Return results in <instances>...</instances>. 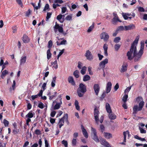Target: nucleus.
Segmentation results:
<instances>
[{
  "label": "nucleus",
  "instance_id": "1",
  "mask_svg": "<svg viewBox=\"0 0 147 147\" xmlns=\"http://www.w3.org/2000/svg\"><path fill=\"white\" fill-rule=\"evenodd\" d=\"M144 47V42L142 41L141 42L140 49L138 52L137 53L136 47L133 45L131 46L130 50L127 54L128 59L129 60H131L134 58L135 62H137L139 61L143 53Z\"/></svg>",
  "mask_w": 147,
  "mask_h": 147
},
{
  "label": "nucleus",
  "instance_id": "2",
  "mask_svg": "<svg viewBox=\"0 0 147 147\" xmlns=\"http://www.w3.org/2000/svg\"><path fill=\"white\" fill-rule=\"evenodd\" d=\"M137 101L140 102L139 104V106L138 105H135L133 108V113H136L138 111H141L144 104V102L143 101V99L141 97H138L136 99Z\"/></svg>",
  "mask_w": 147,
  "mask_h": 147
},
{
  "label": "nucleus",
  "instance_id": "3",
  "mask_svg": "<svg viewBox=\"0 0 147 147\" xmlns=\"http://www.w3.org/2000/svg\"><path fill=\"white\" fill-rule=\"evenodd\" d=\"M86 91V86L82 83L80 84L77 91L78 96L80 97H83Z\"/></svg>",
  "mask_w": 147,
  "mask_h": 147
},
{
  "label": "nucleus",
  "instance_id": "4",
  "mask_svg": "<svg viewBox=\"0 0 147 147\" xmlns=\"http://www.w3.org/2000/svg\"><path fill=\"white\" fill-rule=\"evenodd\" d=\"M68 122V114H65L63 117L60 119L58 123V125L59 128H61V127L63 125L64 123V120Z\"/></svg>",
  "mask_w": 147,
  "mask_h": 147
},
{
  "label": "nucleus",
  "instance_id": "5",
  "mask_svg": "<svg viewBox=\"0 0 147 147\" xmlns=\"http://www.w3.org/2000/svg\"><path fill=\"white\" fill-rule=\"evenodd\" d=\"M122 15L125 20H127L129 19V20H131L132 17L131 16L134 17L135 16V13H133L131 14L128 13H122Z\"/></svg>",
  "mask_w": 147,
  "mask_h": 147
},
{
  "label": "nucleus",
  "instance_id": "6",
  "mask_svg": "<svg viewBox=\"0 0 147 147\" xmlns=\"http://www.w3.org/2000/svg\"><path fill=\"white\" fill-rule=\"evenodd\" d=\"M85 56L86 57V59L89 61H92L93 59V56L89 50L86 51Z\"/></svg>",
  "mask_w": 147,
  "mask_h": 147
},
{
  "label": "nucleus",
  "instance_id": "7",
  "mask_svg": "<svg viewBox=\"0 0 147 147\" xmlns=\"http://www.w3.org/2000/svg\"><path fill=\"white\" fill-rule=\"evenodd\" d=\"M108 60L107 58L101 61L99 64L100 68H98V69H104L105 67L106 64H107L108 63Z\"/></svg>",
  "mask_w": 147,
  "mask_h": 147
},
{
  "label": "nucleus",
  "instance_id": "8",
  "mask_svg": "<svg viewBox=\"0 0 147 147\" xmlns=\"http://www.w3.org/2000/svg\"><path fill=\"white\" fill-rule=\"evenodd\" d=\"M100 39H103L104 41L107 42L109 38V36L108 33L105 32H103L100 35Z\"/></svg>",
  "mask_w": 147,
  "mask_h": 147
},
{
  "label": "nucleus",
  "instance_id": "9",
  "mask_svg": "<svg viewBox=\"0 0 147 147\" xmlns=\"http://www.w3.org/2000/svg\"><path fill=\"white\" fill-rule=\"evenodd\" d=\"M54 30L55 32H56L57 31V30H58L59 32L61 33L63 32V25L60 26L56 22V24L54 26Z\"/></svg>",
  "mask_w": 147,
  "mask_h": 147
},
{
  "label": "nucleus",
  "instance_id": "10",
  "mask_svg": "<svg viewBox=\"0 0 147 147\" xmlns=\"http://www.w3.org/2000/svg\"><path fill=\"white\" fill-rule=\"evenodd\" d=\"M99 112L98 110L96 108H95L94 109V117L96 123L97 124L99 123V118H98V115Z\"/></svg>",
  "mask_w": 147,
  "mask_h": 147
},
{
  "label": "nucleus",
  "instance_id": "11",
  "mask_svg": "<svg viewBox=\"0 0 147 147\" xmlns=\"http://www.w3.org/2000/svg\"><path fill=\"white\" fill-rule=\"evenodd\" d=\"M57 92H55L54 93H51L50 92L47 93V95L49 97L50 100H52L57 96Z\"/></svg>",
  "mask_w": 147,
  "mask_h": 147
},
{
  "label": "nucleus",
  "instance_id": "12",
  "mask_svg": "<svg viewBox=\"0 0 147 147\" xmlns=\"http://www.w3.org/2000/svg\"><path fill=\"white\" fill-rule=\"evenodd\" d=\"M93 89L96 94L98 95L100 90L99 85L98 84H94L93 86Z\"/></svg>",
  "mask_w": 147,
  "mask_h": 147
},
{
  "label": "nucleus",
  "instance_id": "13",
  "mask_svg": "<svg viewBox=\"0 0 147 147\" xmlns=\"http://www.w3.org/2000/svg\"><path fill=\"white\" fill-rule=\"evenodd\" d=\"M112 85V84L110 82H108L107 83L106 88L107 93H108L110 92L111 88Z\"/></svg>",
  "mask_w": 147,
  "mask_h": 147
},
{
  "label": "nucleus",
  "instance_id": "14",
  "mask_svg": "<svg viewBox=\"0 0 147 147\" xmlns=\"http://www.w3.org/2000/svg\"><path fill=\"white\" fill-rule=\"evenodd\" d=\"M26 56H22L20 60V65H24L26 63Z\"/></svg>",
  "mask_w": 147,
  "mask_h": 147
},
{
  "label": "nucleus",
  "instance_id": "15",
  "mask_svg": "<svg viewBox=\"0 0 147 147\" xmlns=\"http://www.w3.org/2000/svg\"><path fill=\"white\" fill-rule=\"evenodd\" d=\"M127 65L126 63H124L121 66L120 69V72L121 73H123L125 72L127 69Z\"/></svg>",
  "mask_w": 147,
  "mask_h": 147
},
{
  "label": "nucleus",
  "instance_id": "16",
  "mask_svg": "<svg viewBox=\"0 0 147 147\" xmlns=\"http://www.w3.org/2000/svg\"><path fill=\"white\" fill-rule=\"evenodd\" d=\"M125 30H127L133 29L135 28L134 25L133 24H131L129 25L125 26Z\"/></svg>",
  "mask_w": 147,
  "mask_h": 147
},
{
  "label": "nucleus",
  "instance_id": "17",
  "mask_svg": "<svg viewBox=\"0 0 147 147\" xmlns=\"http://www.w3.org/2000/svg\"><path fill=\"white\" fill-rule=\"evenodd\" d=\"M62 104V102L61 101V98L60 99V102H57L56 105H55L53 107V109L54 110H57L59 109L60 108Z\"/></svg>",
  "mask_w": 147,
  "mask_h": 147
},
{
  "label": "nucleus",
  "instance_id": "18",
  "mask_svg": "<svg viewBox=\"0 0 147 147\" xmlns=\"http://www.w3.org/2000/svg\"><path fill=\"white\" fill-rule=\"evenodd\" d=\"M113 16H114V18L113 19L112 22L113 23L116 22L117 21L121 22V21L119 19L118 16L117 15V13H113Z\"/></svg>",
  "mask_w": 147,
  "mask_h": 147
},
{
  "label": "nucleus",
  "instance_id": "19",
  "mask_svg": "<svg viewBox=\"0 0 147 147\" xmlns=\"http://www.w3.org/2000/svg\"><path fill=\"white\" fill-rule=\"evenodd\" d=\"M103 48L104 50V55L107 56H108L107 50L108 49V45L106 44H105L103 46Z\"/></svg>",
  "mask_w": 147,
  "mask_h": 147
},
{
  "label": "nucleus",
  "instance_id": "20",
  "mask_svg": "<svg viewBox=\"0 0 147 147\" xmlns=\"http://www.w3.org/2000/svg\"><path fill=\"white\" fill-rule=\"evenodd\" d=\"M101 144L106 147H111L110 145L105 140L103 139L100 141Z\"/></svg>",
  "mask_w": 147,
  "mask_h": 147
},
{
  "label": "nucleus",
  "instance_id": "21",
  "mask_svg": "<svg viewBox=\"0 0 147 147\" xmlns=\"http://www.w3.org/2000/svg\"><path fill=\"white\" fill-rule=\"evenodd\" d=\"M68 80L69 82L72 85L74 86L75 85V82L72 77L71 76H69Z\"/></svg>",
  "mask_w": 147,
  "mask_h": 147
},
{
  "label": "nucleus",
  "instance_id": "22",
  "mask_svg": "<svg viewBox=\"0 0 147 147\" xmlns=\"http://www.w3.org/2000/svg\"><path fill=\"white\" fill-rule=\"evenodd\" d=\"M105 108L107 112L108 113H110L112 112L111 109L110 105L108 103H106Z\"/></svg>",
  "mask_w": 147,
  "mask_h": 147
},
{
  "label": "nucleus",
  "instance_id": "23",
  "mask_svg": "<svg viewBox=\"0 0 147 147\" xmlns=\"http://www.w3.org/2000/svg\"><path fill=\"white\" fill-rule=\"evenodd\" d=\"M51 65L53 66V67L55 69H57L58 68V65L57 63V61L56 60L54 62H51Z\"/></svg>",
  "mask_w": 147,
  "mask_h": 147
},
{
  "label": "nucleus",
  "instance_id": "24",
  "mask_svg": "<svg viewBox=\"0 0 147 147\" xmlns=\"http://www.w3.org/2000/svg\"><path fill=\"white\" fill-rule=\"evenodd\" d=\"M22 40L24 42L26 43L28 42L29 41V38L26 35H24L23 37Z\"/></svg>",
  "mask_w": 147,
  "mask_h": 147
},
{
  "label": "nucleus",
  "instance_id": "25",
  "mask_svg": "<svg viewBox=\"0 0 147 147\" xmlns=\"http://www.w3.org/2000/svg\"><path fill=\"white\" fill-rule=\"evenodd\" d=\"M109 117L110 119L113 120L116 118V116L114 114L111 113H109Z\"/></svg>",
  "mask_w": 147,
  "mask_h": 147
},
{
  "label": "nucleus",
  "instance_id": "26",
  "mask_svg": "<svg viewBox=\"0 0 147 147\" xmlns=\"http://www.w3.org/2000/svg\"><path fill=\"white\" fill-rule=\"evenodd\" d=\"M34 115V113H33L32 111H31L26 115V118H32L33 117Z\"/></svg>",
  "mask_w": 147,
  "mask_h": 147
},
{
  "label": "nucleus",
  "instance_id": "27",
  "mask_svg": "<svg viewBox=\"0 0 147 147\" xmlns=\"http://www.w3.org/2000/svg\"><path fill=\"white\" fill-rule=\"evenodd\" d=\"M83 134L84 137L86 138H88V134L86 130L84 127L82 128Z\"/></svg>",
  "mask_w": 147,
  "mask_h": 147
},
{
  "label": "nucleus",
  "instance_id": "28",
  "mask_svg": "<svg viewBox=\"0 0 147 147\" xmlns=\"http://www.w3.org/2000/svg\"><path fill=\"white\" fill-rule=\"evenodd\" d=\"M103 134L105 138L107 139H109L112 137V135L109 133L104 132Z\"/></svg>",
  "mask_w": 147,
  "mask_h": 147
},
{
  "label": "nucleus",
  "instance_id": "29",
  "mask_svg": "<svg viewBox=\"0 0 147 147\" xmlns=\"http://www.w3.org/2000/svg\"><path fill=\"white\" fill-rule=\"evenodd\" d=\"M57 19L61 23H63L64 22L63 18L62 17L61 14H59L57 17Z\"/></svg>",
  "mask_w": 147,
  "mask_h": 147
},
{
  "label": "nucleus",
  "instance_id": "30",
  "mask_svg": "<svg viewBox=\"0 0 147 147\" xmlns=\"http://www.w3.org/2000/svg\"><path fill=\"white\" fill-rule=\"evenodd\" d=\"M56 78V77H54L53 78V80L51 82V86L53 87H54L55 86Z\"/></svg>",
  "mask_w": 147,
  "mask_h": 147
},
{
  "label": "nucleus",
  "instance_id": "31",
  "mask_svg": "<svg viewBox=\"0 0 147 147\" xmlns=\"http://www.w3.org/2000/svg\"><path fill=\"white\" fill-rule=\"evenodd\" d=\"M8 71L5 70H4L2 73L1 77L2 78H3L4 77L8 74Z\"/></svg>",
  "mask_w": 147,
  "mask_h": 147
},
{
  "label": "nucleus",
  "instance_id": "32",
  "mask_svg": "<svg viewBox=\"0 0 147 147\" xmlns=\"http://www.w3.org/2000/svg\"><path fill=\"white\" fill-rule=\"evenodd\" d=\"M51 53L50 49H49L47 51V57L48 59H49L51 57Z\"/></svg>",
  "mask_w": 147,
  "mask_h": 147
},
{
  "label": "nucleus",
  "instance_id": "33",
  "mask_svg": "<svg viewBox=\"0 0 147 147\" xmlns=\"http://www.w3.org/2000/svg\"><path fill=\"white\" fill-rule=\"evenodd\" d=\"M93 139L96 142H99V139L96 134L92 136Z\"/></svg>",
  "mask_w": 147,
  "mask_h": 147
},
{
  "label": "nucleus",
  "instance_id": "34",
  "mask_svg": "<svg viewBox=\"0 0 147 147\" xmlns=\"http://www.w3.org/2000/svg\"><path fill=\"white\" fill-rule=\"evenodd\" d=\"M90 79V76L88 75L85 76L83 78V80L84 81H86L89 80Z\"/></svg>",
  "mask_w": 147,
  "mask_h": 147
},
{
  "label": "nucleus",
  "instance_id": "35",
  "mask_svg": "<svg viewBox=\"0 0 147 147\" xmlns=\"http://www.w3.org/2000/svg\"><path fill=\"white\" fill-rule=\"evenodd\" d=\"M94 26V23H93L92 25L88 29L87 31L88 32L90 33L92 31L93 29Z\"/></svg>",
  "mask_w": 147,
  "mask_h": 147
},
{
  "label": "nucleus",
  "instance_id": "36",
  "mask_svg": "<svg viewBox=\"0 0 147 147\" xmlns=\"http://www.w3.org/2000/svg\"><path fill=\"white\" fill-rule=\"evenodd\" d=\"M79 73V71L78 70H76L74 71L73 73V75L76 78H78L79 76V75L78 74Z\"/></svg>",
  "mask_w": 147,
  "mask_h": 147
},
{
  "label": "nucleus",
  "instance_id": "37",
  "mask_svg": "<svg viewBox=\"0 0 147 147\" xmlns=\"http://www.w3.org/2000/svg\"><path fill=\"white\" fill-rule=\"evenodd\" d=\"M121 46V44H116L114 46L115 50L116 51H117L119 49Z\"/></svg>",
  "mask_w": 147,
  "mask_h": 147
},
{
  "label": "nucleus",
  "instance_id": "38",
  "mask_svg": "<svg viewBox=\"0 0 147 147\" xmlns=\"http://www.w3.org/2000/svg\"><path fill=\"white\" fill-rule=\"evenodd\" d=\"M133 86V84H132L131 86H129V87H128L126 88V89L125 90V91H124L125 94H127L128 92L130 90L132 86Z\"/></svg>",
  "mask_w": 147,
  "mask_h": 147
},
{
  "label": "nucleus",
  "instance_id": "39",
  "mask_svg": "<svg viewBox=\"0 0 147 147\" xmlns=\"http://www.w3.org/2000/svg\"><path fill=\"white\" fill-rule=\"evenodd\" d=\"M91 131L92 136L96 134V129L92 127H91Z\"/></svg>",
  "mask_w": 147,
  "mask_h": 147
},
{
  "label": "nucleus",
  "instance_id": "40",
  "mask_svg": "<svg viewBox=\"0 0 147 147\" xmlns=\"http://www.w3.org/2000/svg\"><path fill=\"white\" fill-rule=\"evenodd\" d=\"M121 40V38L119 37H115L113 40L114 42L115 43H118Z\"/></svg>",
  "mask_w": 147,
  "mask_h": 147
},
{
  "label": "nucleus",
  "instance_id": "41",
  "mask_svg": "<svg viewBox=\"0 0 147 147\" xmlns=\"http://www.w3.org/2000/svg\"><path fill=\"white\" fill-rule=\"evenodd\" d=\"M86 67L84 66L82 68L81 70V73L82 75H84L85 74L86 71Z\"/></svg>",
  "mask_w": 147,
  "mask_h": 147
},
{
  "label": "nucleus",
  "instance_id": "42",
  "mask_svg": "<svg viewBox=\"0 0 147 147\" xmlns=\"http://www.w3.org/2000/svg\"><path fill=\"white\" fill-rule=\"evenodd\" d=\"M128 96L127 94H125V95L123 96V98L122 100L124 102H126L127 99L128 98Z\"/></svg>",
  "mask_w": 147,
  "mask_h": 147
},
{
  "label": "nucleus",
  "instance_id": "43",
  "mask_svg": "<svg viewBox=\"0 0 147 147\" xmlns=\"http://www.w3.org/2000/svg\"><path fill=\"white\" fill-rule=\"evenodd\" d=\"M38 107L41 109H42L44 107V105L41 102H39L38 104Z\"/></svg>",
  "mask_w": 147,
  "mask_h": 147
},
{
  "label": "nucleus",
  "instance_id": "44",
  "mask_svg": "<svg viewBox=\"0 0 147 147\" xmlns=\"http://www.w3.org/2000/svg\"><path fill=\"white\" fill-rule=\"evenodd\" d=\"M51 13L50 12H48L47 14V16L46 18V21H48L49 19L50 18L51 16Z\"/></svg>",
  "mask_w": 147,
  "mask_h": 147
},
{
  "label": "nucleus",
  "instance_id": "45",
  "mask_svg": "<svg viewBox=\"0 0 147 147\" xmlns=\"http://www.w3.org/2000/svg\"><path fill=\"white\" fill-rule=\"evenodd\" d=\"M3 123L5 127L7 126L9 124L8 121L5 119L4 120Z\"/></svg>",
  "mask_w": 147,
  "mask_h": 147
},
{
  "label": "nucleus",
  "instance_id": "46",
  "mask_svg": "<svg viewBox=\"0 0 147 147\" xmlns=\"http://www.w3.org/2000/svg\"><path fill=\"white\" fill-rule=\"evenodd\" d=\"M77 142V139L75 138H73L72 140V144L73 146H75L76 145Z\"/></svg>",
  "mask_w": 147,
  "mask_h": 147
},
{
  "label": "nucleus",
  "instance_id": "47",
  "mask_svg": "<svg viewBox=\"0 0 147 147\" xmlns=\"http://www.w3.org/2000/svg\"><path fill=\"white\" fill-rule=\"evenodd\" d=\"M53 45V42L52 40H50L48 43V47L49 48H51Z\"/></svg>",
  "mask_w": 147,
  "mask_h": 147
},
{
  "label": "nucleus",
  "instance_id": "48",
  "mask_svg": "<svg viewBox=\"0 0 147 147\" xmlns=\"http://www.w3.org/2000/svg\"><path fill=\"white\" fill-rule=\"evenodd\" d=\"M123 30H125V27H124L123 26H120L117 29V31H122Z\"/></svg>",
  "mask_w": 147,
  "mask_h": 147
},
{
  "label": "nucleus",
  "instance_id": "49",
  "mask_svg": "<svg viewBox=\"0 0 147 147\" xmlns=\"http://www.w3.org/2000/svg\"><path fill=\"white\" fill-rule=\"evenodd\" d=\"M62 143L64 145L65 147H67V141L63 140L62 141Z\"/></svg>",
  "mask_w": 147,
  "mask_h": 147
},
{
  "label": "nucleus",
  "instance_id": "50",
  "mask_svg": "<svg viewBox=\"0 0 147 147\" xmlns=\"http://www.w3.org/2000/svg\"><path fill=\"white\" fill-rule=\"evenodd\" d=\"M40 1H41V0H39V2L38 3V6H35V7H34V9H36L37 10V9H39L40 7L41 6V5L40 4Z\"/></svg>",
  "mask_w": 147,
  "mask_h": 147
},
{
  "label": "nucleus",
  "instance_id": "51",
  "mask_svg": "<svg viewBox=\"0 0 147 147\" xmlns=\"http://www.w3.org/2000/svg\"><path fill=\"white\" fill-rule=\"evenodd\" d=\"M138 39L137 38H136L135 39V40L134 41V42L132 44V45H131V46L133 45H134V46H135V47H136V45H135V44H137L138 43Z\"/></svg>",
  "mask_w": 147,
  "mask_h": 147
},
{
  "label": "nucleus",
  "instance_id": "52",
  "mask_svg": "<svg viewBox=\"0 0 147 147\" xmlns=\"http://www.w3.org/2000/svg\"><path fill=\"white\" fill-rule=\"evenodd\" d=\"M54 2L55 3H59L61 4L63 3V1L62 0H55Z\"/></svg>",
  "mask_w": 147,
  "mask_h": 147
},
{
  "label": "nucleus",
  "instance_id": "53",
  "mask_svg": "<svg viewBox=\"0 0 147 147\" xmlns=\"http://www.w3.org/2000/svg\"><path fill=\"white\" fill-rule=\"evenodd\" d=\"M67 9L66 7H63L61 8V13H64L66 11Z\"/></svg>",
  "mask_w": 147,
  "mask_h": 147
},
{
  "label": "nucleus",
  "instance_id": "54",
  "mask_svg": "<svg viewBox=\"0 0 147 147\" xmlns=\"http://www.w3.org/2000/svg\"><path fill=\"white\" fill-rule=\"evenodd\" d=\"M92 69V67L90 66H89L88 67V71L89 74L90 75L93 74V73L91 71Z\"/></svg>",
  "mask_w": 147,
  "mask_h": 147
},
{
  "label": "nucleus",
  "instance_id": "55",
  "mask_svg": "<svg viewBox=\"0 0 147 147\" xmlns=\"http://www.w3.org/2000/svg\"><path fill=\"white\" fill-rule=\"evenodd\" d=\"M139 128L141 133L142 134H145L146 133V131L144 129H143L140 127H139Z\"/></svg>",
  "mask_w": 147,
  "mask_h": 147
},
{
  "label": "nucleus",
  "instance_id": "56",
  "mask_svg": "<svg viewBox=\"0 0 147 147\" xmlns=\"http://www.w3.org/2000/svg\"><path fill=\"white\" fill-rule=\"evenodd\" d=\"M98 56L100 61L104 57L103 55H101L99 53L98 54Z\"/></svg>",
  "mask_w": 147,
  "mask_h": 147
},
{
  "label": "nucleus",
  "instance_id": "57",
  "mask_svg": "<svg viewBox=\"0 0 147 147\" xmlns=\"http://www.w3.org/2000/svg\"><path fill=\"white\" fill-rule=\"evenodd\" d=\"M138 11H139L144 12L145 11V10L144 9L143 7H138Z\"/></svg>",
  "mask_w": 147,
  "mask_h": 147
},
{
  "label": "nucleus",
  "instance_id": "58",
  "mask_svg": "<svg viewBox=\"0 0 147 147\" xmlns=\"http://www.w3.org/2000/svg\"><path fill=\"white\" fill-rule=\"evenodd\" d=\"M60 6V5H59V4L57 3H54L53 4V8L55 9L56 8V7H59Z\"/></svg>",
  "mask_w": 147,
  "mask_h": 147
},
{
  "label": "nucleus",
  "instance_id": "59",
  "mask_svg": "<svg viewBox=\"0 0 147 147\" xmlns=\"http://www.w3.org/2000/svg\"><path fill=\"white\" fill-rule=\"evenodd\" d=\"M49 8V5L48 4H46L44 9H43L44 11H46Z\"/></svg>",
  "mask_w": 147,
  "mask_h": 147
},
{
  "label": "nucleus",
  "instance_id": "60",
  "mask_svg": "<svg viewBox=\"0 0 147 147\" xmlns=\"http://www.w3.org/2000/svg\"><path fill=\"white\" fill-rule=\"evenodd\" d=\"M47 84V82L44 83L43 84L42 86V88L43 90H45V89H46L45 87L46 86Z\"/></svg>",
  "mask_w": 147,
  "mask_h": 147
},
{
  "label": "nucleus",
  "instance_id": "61",
  "mask_svg": "<svg viewBox=\"0 0 147 147\" xmlns=\"http://www.w3.org/2000/svg\"><path fill=\"white\" fill-rule=\"evenodd\" d=\"M45 147H48L49 143H48V141L46 138H45Z\"/></svg>",
  "mask_w": 147,
  "mask_h": 147
},
{
  "label": "nucleus",
  "instance_id": "62",
  "mask_svg": "<svg viewBox=\"0 0 147 147\" xmlns=\"http://www.w3.org/2000/svg\"><path fill=\"white\" fill-rule=\"evenodd\" d=\"M56 112L55 111H53L51 113L50 115L51 117H53L55 116Z\"/></svg>",
  "mask_w": 147,
  "mask_h": 147
},
{
  "label": "nucleus",
  "instance_id": "63",
  "mask_svg": "<svg viewBox=\"0 0 147 147\" xmlns=\"http://www.w3.org/2000/svg\"><path fill=\"white\" fill-rule=\"evenodd\" d=\"M31 11L30 9H29L28 11L26 13V15L27 17H29Z\"/></svg>",
  "mask_w": 147,
  "mask_h": 147
},
{
  "label": "nucleus",
  "instance_id": "64",
  "mask_svg": "<svg viewBox=\"0 0 147 147\" xmlns=\"http://www.w3.org/2000/svg\"><path fill=\"white\" fill-rule=\"evenodd\" d=\"M44 91V90H41L40 91L39 93L37 94L38 95V96H42V95L43 91Z\"/></svg>",
  "mask_w": 147,
  "mask_h": 147
}]
</instances>
